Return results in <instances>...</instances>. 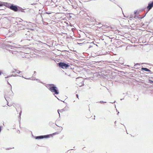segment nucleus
<instances>
[{
  "label": "nucleus",
  "instance_id": "1",
  "mask_svg": "<svg viewBox=\"0 0 153 153\" xmlns=\"http://www.w3.org/2000/svg\"><path fill=\"white\" fill-rule=\"evenodd\" d=\"M46 87L52 92H53L54 94H58L59 93L58 88L53 84H48Z\"/></svg>",
  "mask_w": 153,
  "mask_h": 153
},
{
  "label": "nucleus",
  "instance_id": "18",
  "mask_svg": "<svg viewBox=\"0 0 153 153\" xmlns=\"http://www.w3.org/2000/svg\"><path fill=\"white\" fill-rule=\"evenodd\" d=\"M88 34V35L87 34V40H88V39H91L93 37L92 36L89 35Z\"/></svg>",
  "mask_w": 153,
  "mask_h": 153
},
{
  "label": "nucleus",
  "instance_id": "51",
  "mask_svg": "<svg viewBox=\"0 0 153 153\" xmlns=\"http://www.w3.org/2000/svg\"><path fill=\"white\" fill-rule=\"evenodd\" d=\"M111 103H113V102H111Z\"/></svg>",
  "mask_w": 153,
  "mask_h": 153
},
{
  "label": "nucleus",
  "instance_id": "36",
  "mask_svg": "<svg viewBox=\"0 0 153 153\" xmlns=\"http://www.w3.org/2000/svg\"><path fill=\"white\" fill-rule=\"evenodd\" d=\"M35 80H39V79H36H36H35Z\"/></svg>",
  "mask_w": 153,
  "mask_h": 153
},
{
  "label": "nucleus",
  "instance_id": "3",
  "mask_svg": "<svg viewBox=\"0 0 153 153\" xmlns=\"http://www.w3.org/2000/svg\"><path fill=\"white\" fill-rule=\"evenodd\" d=\"M76 81L79 82V84L78 85H80V86H81L82 85H84L83 79L81 77H79L76 78Z\"/></svg>",
  "mask_w": 153,
  "mask_h": 153
},
{
  "label": "nucleus",
  "instance_id": "6",
  "mask_svg": "<svg viewBox=\"0 0 153 153\" xmlns=\"http://www.w3.org/2000/svg\"><path fill=\"white\" fill-rule=\"evenodd\" d=\"M18 6L14 5L13 4H11L10 7V9L14 11L15 12L18 11Z\"/></svg>",
  "mask_w": 153,
  "mask_h": 153
},
{
  "label": "nucleus",
  "instance_id": "14",
  "mask_svg": "<svg viewBox=\"0 0 153 153\" xmlns=\"http://www.w3.org/2000/svg\"><path fill=\"white\" fill-rule=\"evenodd\" d=\"M24 9L22 8L21 7L18 6V11H20L22 12L25 13V11H24Z\"/></svg>",
  "mask_w": 153,
  "mask_h": 153
},
{
  "label": "nucleus",
  "instance_id": "2",
  "mask_svg": "<svg viewBox=\"0 0 153 153\" xmlns=\"http://www.w3.org/2000/svg\"><path fill=\"white\" fill-rule=\"evenodd\" d=\"M57 65L59 67H69L70 66L69 64L65 62H59L56 63Z\"/></svg>",
  "mask_w": 153,
  "mask_h": 153
},
{
  "label": "nucleus",
  "instance_id": "47",
  "mask_svg": "<svg viewBox=\"0 0 153 153\" xmlns=\"http://www.w3.org/2000/svg\"><path fill=\"white\" fill-rule=\"evenodd\" d=\"M115 123H116V121H115Z\"/></svg>",
  "mask_w": 153,
  "mask_h": 153
},
{
  "label": "nucleus",
  "instance_id": "32",
  "mask_svg": "<svg viewBox=\"0 0 153 153\" xmlns=\"http://www.w3.org/2000/svg\"><path fill=\"white\" fill-rule=\"evenodd\" d=\"M149 10H148H148L146 11V14L149 12Z\"/></svg>",
  "mask_w": 153,
  "mask_h": 153
},
{
  "label": "nucleus",
  "instance_id": "35",
  "mask_svg": "<svg viewBox=\"0 0 153 153\" xmlns=\"http://www.w3.org/2000/svg\"><path fill=\"white\" fill-rule=\"evenodd\" d=\"M88 60H87V62H87V63H88Z\"/></svg>",
  "mask_w": 153,
  "mask_h": 153
},
{
  "label": "nucleus",
  "instance_id": "42",
  "mask_svg": "<svg viewBox=\"0 0 153 153\" xmlns=\"http://www.w3.org/2000/svg\"><path fill=\"white\" fill-rule=\"evenodd\" d=\"M85 147H84V148H83V149H85Z\"/></svg>",
  "mask_w": 153,
  "mask_h": 153
},
{
  "label": "nucleus",
  "instance_id": "13",
  "mask_svg": "<svg viewBox=\"0 0 153 153\" xmlns=\"http://www.w3.org/2000/svg\"><path fill=\"white\" fill-rule=\"evenodd\" d=\"M59 134V133L58 132H56L52 134H47V135H48L49 137V138L50 137H52L53 136V135H56V134Z\"/></svg>",
  "mask_w": 153,
  "mask_h": 153
},
{
  "label": "nucleus",
  "instance_id": "39",
  "mask_svg": "<svg viewBox=\"0 0 153 153\" xmlns=\"http://www.w3.org/2000/svg\"><path fill=\"white\" fill-rule=\"evenodd\" d=\"M119 113V112L118 111L117 114L118 115Z\"/></svg>",
  "mask_w": 153,
  "mask_h": 153
},
{
  "label": "nucleus",
  "instance_id": "40",
  "mask_svg": "<svg viewBox=\"0 0 153 153\" xmlns=\"http://www.w3.org/2000/svg\"><path fill=\"white\" fill-rule=\"evenodd\" d=\"M47 13V14H50V13Z\"/></svg>",
  "mask_w": 153,
  "mask_h": 153
},
{
  "label": "nucleus",
  "instance_id": "8",
  "mask_svg": "<svg viewBox=\"0 0 153 153\" xmlns=\"http://www.w3.org/2000/svg\"><path fill=\"white\" fill-rule=\"evenodd\" d=\"M19 19H20L21 20V21L19 20V23H22V24H17V25L18 27H21L22 26V25H23L24 26H25V25L27 23V22L23 21V20H22L20 18H19Z\"/></svg>",
  "mask_w": 153,
  "mask_h": 153
},
{
  "label": "nucleus",
  "instance_id": "50",
  "mask_svg": "<svg viewBox=\"0 0 153 153\" xmlns=\"http://www.w3.org/2000/svg\"><path fill=\"white\" fill-rule=\"evenodd\" d=\"M51 123V122H50V123H49V124H50V123Z\"/></svg>",
  "mask_w": 153,
  "mask_h": 153
},
{
  "label": "nucleus",
  "instance_id": "28",
  "mask_svg": "<svg viewBox=\"0 0 153 153\" xmlns=\"http://www.w3.org/2000/svg\"><path fill=\"white\" fill-rule=\"evenodd\" d=\"M62 69H67V68H61Z\"/></svg>",
  "mask_w": 153,
  "mask_h": 153
},
{
  "label": "nucleus",
  "instance_id": "5",
  "mask_svg": "<svg viewBox=\"0 0 153 153\" xmlns=\"http://www.w3.org/2000/svg\"><path fill=\"white\" fill-rule=\"evenodd\" d=\"M88 18H87V25L92 24V23L94 22V19H92L90 16H88Z\"/></svg>",
  "mask_w": 153,
  "mask_h": 153
},
{
  "label": "nucleus",
  "instance_id": "22",
  "mask_svg": "<svg viewBox=\"0 0 153 153\" xmlns=\"http://www.w3.org/2000/svg\"><path fill=\"white\" fill-rule=\"evenodd\" d=\"M3 2H0V7L3 6Z\"/></svg>",
  "mask_w": 153,
  "mask_h": 153
},
{
  "label": "nucleus",
  "instance_id": "10",
  "mask_svg": "<svg viewBox=\"0 0 153 153\" xmlns=\"http://www.w3.org/2000/svg\"><path fill=\"white\" fill-rule=\"evenodd\" d=\"M94 45V44L93 43V42H87V47H88V49L92 47Z\"/></svg>",
  "mask_w": 153,
  "mask_h": 153
},
{
  "label": "nucleus",
  "instance_id": "25",
  "mask_svg": "<svg viewBox=\"0 0 153 153\" xmlns=\"http://www.w3.org/2000/svg\"><path fill=\"white\" fill-rule=\"evenodd\" d=\"M99 102L101 103H106V102H104V101H101L100 102Z\"/></svg>",
  "mask_w": 153,
  "mask_h": 153
},
{
  "label": "nucleus",
  "instance_id": "15",
  "mask_svg": "<svg viewBox=\"0 0 153 153\" xmlns=\"http://www.w3.org/2000/svg\"><path fill=\"white\" fill-rule=\"evenodd\" d=\"M142 70L148 72H151V71L149 69L146 68H141Z\"/></svg>",
  "mask_w": 153,
  "mask_h": 153
},
{
  "label": "nucleus",
  "instance_id": "23",
  "mask_svg": "<svg viewBox=\"0 0 153 153\" xmlns=\"http://www.w3.org/2000/svg\"><path fill=\"white\" fill-rule=\"evenodd\" d=\"M25 79H30V78H25ZM35 79H36L35 78H32V79H31L32 80H35Z\"/></svg>",
  "mask_w": 153,
  "mask_h": 153
},
{
  "label": "nucleus",
  "instance_id": "16",
  "mask_svg": "<svg viewBox=\"0 0 153 153\" xmlns=\"http://www.w3.org/2000/svg\"><path fill=\"white\" fill-rule=\"evenodd\" d=\"M30 32L29 31H27L26 33H25V37L27 39L29 38L28 37L29 35H30Z\"/></svg>",
  "mask_w": 153,
  "mask_h": 153
},
{
  "label": "nucleus",
  "instance_id": "12",
  "mask_svg": "<svg viewBox=\"0 0 153 153\" xmlns=\"http://www.w3.org/2000/svg\"><path fill=\"white\" fill-rule=\"evenodd\" d=\"M3 6H4L10 9V6L11 5V4L7 2H3Z\"/></svg>",
  "mask_w": 153,
  "mask_h": 153
},
{
  "label": "nucleus",
  "instance_id": "21",
  "mask_svg": "<svg viewBox=\"0 0 153 153\" xmlns=\"http://www.w3.org/2000/svg\"><path fill=\"white\" fill-rule=\"evenodd\" d=\"M11 47H13V46H12ZM14 47L16 49H18L19 50L20 49H21V48H21L20 47H16V46H14Z\"/></svg>",
  "mask_w": 153,
  "mask_h": 153
},
{
  "label": "nucleus",
  "instance_id": "27",
  "mask_svg": "<svg viewBox=\"0 0 153 153\" xmlns=\"http://www.w3.org/2000/svg\"><path fill=\"white\" fill-rule=\"evenodd\" d=\"M87 66H90L91 67H95V66H91V65H87Z\"/></svg>",
  "mask_w": 153,
  "mask_h": 153
},
{
  "label": "nucleus",
  "instance_id": "43",
  "mask_svg": "<svg viewBox=\"0 0 153 153\" xmlns=\"http://www.w3.org/2000/svg\"><path fill=\"white\" fill-rule=\"evenodd\" d=\"M70 68L71 69H72V68Z\"/></svg>",
  "mask_w": 153,
  "mask_h": 153
},
{
  "label": "nucleus",
  "instance_id": "34",
  "mask_svg": "<svg viewBox=\"0 0 153 153\" xmlns=\"http://www.w3.org/2000/svg\"><path fill=\"white\" fill-rule=\"evenodd\" d=\"M39 82H40V83H42V82H41L40 80H39Z\"/></svg>",
  "mask_w": 153,
  "mask_h": 153
},
{
  "label": "nucleus",
  "instance_id": "53",
  "mask_svg": "<svg viewBox=\"0 0 153 153\" xmlns=\"http://www.w3.org/2000/svg\"><path fill=\"white\" fill-rule=\"evenodd\" d=\"M82 43H80V44H82Z\"/></svg>",
  "mask_w": 153,
  "mask_h": 153
},
{
  "label": "nucleus",
  "instance_id": "38",
  "mask_svg": "<svg viewBox=\"0 0 153 153\" xmlns=\"http://www.w3.org/2000/svg\"><path fill=\"white\" fill-rule=\"evenodd\" d=\"M34 74H35L36 73V71H34Z\"/></svg>",
  "mask_w": 153,
  "mask_h": 153
},
{
  "label": "nucleus",
  "instance_id": "44",
  "mask_svg": "<svg viewBox=\"0 0 153 153\" xmlns=\"http://www.w3.org/2000/svg\"><path fill=\"white\" fill-rule=\"evenodd\" d=\"M123 99H120V100H122Z\"/></svg>",
  "mask_w": 153,
  "mask_h": 153
},
{
  "label": "nucleus",
  "instance_id": "55",
  "mask_svg": "<svg viewBox=\"0 0 153 153\" xmlns=\"http://www.w3.org/2000/svg\"><path fill=\"white\" fill-rule=\"evenodd\" d=\"M0 71H1V70H0Z\"/></svg>",
  "mask_w": 153,
  "mask_h": 153
},
{
  "label": "nucleus",
  "instance_id": "20",
  "mask_svg": "<svg viewBox=\"0 0 153 153\" xmlns=\"http://www.w3.org/2000/svg\"><path fill=\"white\" fill-rule=\"evenodd\" d=\"M16 76V75L13 76V74H12V75H10L8 76L7 77H5V78H8L11 77L12 76Z\"/></svg>",
  "mask_w": 153,
  "mask_h": 153
},
{
  "label": "nucleus",
  "instance_id": "26",
  "mask_svg": "<svg viewBox=\"0 0 153 153\" xmlns=\"http://www.w3.org/2000/svg\"><path fill=\"white\" fill-rule=\"evenodd\" d=\"M7 83L9 85H10V86H11V89L12 88V86L10 84V83L9 82L7 81Z\"/></svg>",
  "mask_w": 153,
  "mask_h": 153
},
{
  "label": "nucleus",
  "instance_id": "48",
  "mask_svg": "<svg viewBox=\"0 0 153 153\" xmlns=\"http://www.w3.org/2000/svg\"><path fill=\"white\" fill-rule=\"evenodd\" d=\"M54 63H56L54 61Z\"/></svg>",
  "mask_w": 153,
  "mask_h": 153
},
{
  "label": "nucleus",
  "instance_id": "7",
  "mask_svg": "<svg viewBox=\"0 0 153 153\" xmlns=\"http://www.w3.org/2000/svg\"><path fill=\"white\" fill-rule=\"evenodd\" d=\"M48 135H41L37 136H35V138L36 139H42L44 138H49Z\"/></svg>",
  "mask_w": 153,
  "mask_h": 153
},
{
  "label": "nucleus",
  "instance_id": "52",
  "mask_svg": "<svg viewBox=\"0 0 153 153\" xmlns=\"http://www.w3.org/2000/svg\"><path fill=\"white\" fill-rule=\"evenodd\" d=\"M85 39H82V40H85Z\"/></svg>",
  "mask_w": 153,
  "mask_h": 153
},
{
  "label": "nucleus",
  "instance_id": "30",
  "mask_svg": "<svg viewBox=\"0 0 153 153\" xmlns=\"http://www.w3.org/2000/svg\"><path fill=\"white\" fill-rule=\"evenodd\" d=\"M76 96L78 98V99H79V98H78V94H77L76 95Z\"/></svg>",
  "mask_w": 153,
  "mask_h": 153
},
{
  "label": "nucleus",
  "instance_id": "46",
  "mask_svg": "<svg viewBox=\"0 0 153 153\" xmlns=\"http://www.w3.org/2000/svg\"><path fill=\"white\" fill-rule=\"evenodd\" d=\"M115 123H116V121H115Z\"/></svg>",
  "mask_w": 153,
  "mask_h": 153
},
{
  "label": "nucleus",
  "instance_id": "29",
  "mask_svg": "<svg viewBox=\"0 0 153 153\" xmlns=\"http://www.w3.org/2000/svg\"><path fill=\"white\" fill-rule=\"evenodd\" d=\"M2 72L1 71H0V76L2 74Z\"/></svg>",
  "mask_w": 153,
  "mask_h": 153
},
{
  "label": "nucleus",
  "instance_id": "19",
  "mask_svg": "<svg viewBox=\"0 0 153 153\" xmlns=\"http://www.w3.org/2000/svg\"><path fill=\"white\" fill-rule=\"evenodd\" d=\"M22 112V110H21V111H20V112L19 113V118L20 119V120H21V115Z\"/></svg>",
  "mask_w": 153,
  "mask_h": 153
},
{
  "label": "nucleus",
  "instance_id": "31",
  "mask_svg": "<svg viewBox=\"0 0 153 153\" xmlns=\"http://www.w3.org/2000/svg\"><path fill=\"white\" fill-rule=\"evenodd\" d=\"M59 71H62L63 72H64V71H63V70H62L61 68H60V70H59Z\"/></svg>",
  "mask_w": 153,
  "mask_h": 153
},
{
  "label": "nucleus",
  "instance_id": "4",
  "mask_svg": "<svg viewBox=\"0 0 153 153\" xmlns=\"http://www.w3.org/2000/svg\"><path fill=\"white\" fill-rule=\"evenodd\" d=\"M149 65V66H152V65L151 64H147L146 63H142L141 64L137 63L134 65L135 66H140L141 67H148Z\"/></svg>",
  "mask_w": 153,
  "mask_h": 153
},
{
  "label": "nucleus",
  "instance_id": "49",
  "mask_svg": "<svg viewBox=\"0 0 153 153\" xmlns=\"http://www.w3.org/2000/svg\"><path fill=\"white\" fill-rule=\"evenodd\" d=\"M56 126H57V125H56Z\"/></svg>",
  "mask_w": 153,
  "mask_h": 153
},
{
  "label": "nucleus",
  "instance_id": "9",
  "mask_svg": "<svg viewBox=\"0 0 153 153\" xmlns=\"http://www.w3.org/2000/svg\"><path fill=\"white\" fill-rule=\"evenodd\" d=\"M68 107L66 106L62 109L60 110H58V112L59 114V117H60V113H59V111L60 112H62L63 111H66L68 110Z\"/></svg>",
  "mask_w": 153,
  "mask_h": 153
},
{
  "label": "nucleus",
  "instance_id": "37",
  "mask_svg": "<svg viewBox=\"0 0 153 153\" xmlns=\"http://www.w3.org/2000/svg\"><path fill=\"white\" fill-rule=\"evenodd\" d=\"M34 4V3H33V4H31V5H34V4Z\"/></svg>",
  "mask_w": 153,
  "mask_h": 153
},
{
  "label": "nucleus",
  "instance_id": "11",
  "mask_svg": "<svg viewBox=\"0 0 153 153\" xmlns=\"http://www.w3.org/2000/svg\"><path fill=\"white\" fill-rule=\"evenodd\" d=\"M153 7V1L151 3H149L148 4L147 7V8L148 9V10H149Z\"/></svg>",
  "mask_w": 153,
  "mask_h": 153
},
{
  "label": "nucleus",
  "instance_id": "41",
  "mask_svg": "<svg viewBox=\"0 0 153 153\" xmlns=\"http://www.w3.org/2000/svg\"><path fill=\"white\" fill-rule=\"evenodd\" d=\"M114 66H115V67H117V66H116V65H114Z\"/></svg>",
  "mask_w": 153,
  "mask_h": 153
},
{
  "label": "nucleus",
  "instance_id": "45",
  "mask_svg": "<svg viewBox=\"0 0 153 153\" xmlns=\"http://www.w3.org/2000/svg\"><path fill=\"white\" fill-rule=\"evenodd\" d=\"M7 105H8V106H10V105H8V104H7Z\"/></svg>",
  "mask_w": 153,
  "mask_h": 153
},
{
  "label": "nucleus",
  "instance_id": "33",
  "mask_svg": "<svg viewBox=\"0 0 153 153\" xmlns=\"http://www.w3.org/2000/svg\"><path fill=\"white\" fill-rule=\"evenodd\" d=\"M11 149V148H7V149H6V150H9V149Z\"/></svg>",
  "mask_w": 153,
  "mask_h": 153
},
{
  "label": "nucleus",
  "instance_id": "54",
  "mask_svg": "<svg viewBox=\"0 0 153 153\" xmlns=\"http://www.w3.org/2000/svg\"><path fill=\"white\" fill-rule=\"evenodd\" d=\"M116 111H118L117 110H116Z\"/></svg>",
  "mask_w": 153,
  "mask_h": 153
},
{
  "label": "nucleus",
  "instance_id": "17",
  "mask_svg": "<svg viewBox=\"0 0 153 153\" xmlns=\"http://www.w3.org/2000/svg\"><path fill=\"white\" fill-rule=\"evenodd\" d=\"M15 72H16L17 74H19L20 73V71L19 70L14 69V71H12V73H13Z\"/></svg>",
  "mask_w": 153,
  "mask_h": 153
},
{
  "label": "nucleus",
  "instance_id": "24",
  "mask_svg": "<svg viewBox=\"0 0 153 153\" xmlns=\"http://www.w3.org/2000/svg\"><path fill=\"white\" fill-rule=\"evenodd\" d=\"M149 82L151 84H152L153 83V81H152V80H151L150 79L149 80Z\"/></svg>",
  "mask_w": 153,
  "mask_h": 153
}]
</instances>
